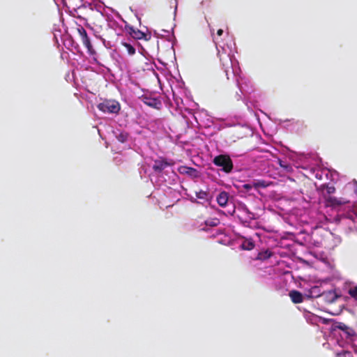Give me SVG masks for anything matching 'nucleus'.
<instances>
[{
  "instance_id": "5",
  "label": "nucleus",
  "mask_w": 357,
  "mask_h": 357,
  "mask_svg": "<svg viewBox=\"0 0 357 357\" xmlns=\"http://www.w3.org/2000/svg\"><path fill=\"white\" fill-rule=\"evenodd\" d=\"M139 98L141 99V100L146 105H149V107H151L160 108L162 105V102L158 98L151 96V95H142L139 96Z\"/></svg>"
},
{
  "instance_id": "28",
  "label": "nucleus",
  "mask_w": 357,
  "mask_h": 357,
  "mask_svg": "<svg viewBox=\"0 0 357 357\" xmlns=\"http://www.w3.org/2000/svg\"><path fill=\"white\" fill-rule=\"evenodd\" d=\"M171 92H172V96H175V92H174V90H172V91H171Z\"/></svg>"
},
{
  "instance_id": "1",
  "label": "nucleus",
  "mask_w": 357,
  "mask_h": 357,
  "mask_svg": "<svg viewBox=\"0 0 357 357\" xmlns=\"http://www.w3.org/2000/svg\"><path fill=\"white\" fill-rule=\"evenodd\" d=\"M213 163L215 166L220 167L221 170L226 174H229L234 169V162L229 155L227 154H220L214 157Z\"/></svg>"
},
{
  "instance_id": "20",
  "label": "nucleus",
  "mask_w": 357,
  "mask_h": 357,
  "mask_svg": "<svg viewBox=\"0 0 357 357\" xmlns=\"http://www.w3.org/2000/svg\"><path fill=\"white\" fill-rule=\"evenodd\" d=\"M69 3H70V6H73V8L75 7H80L82 4V0H68Z\"/></svg>"
},
{
  "instance_id": "19",
  "label": "nucleus",
  "mask_w": 357,
  "mask_h": 357,
  "mask_svg": "<svg viewBox=\"0 0 357 357\" xmlns=\"http://www.w3.org/2000/svg\"><path fill=\"white\" fill-rule=\"evenodd\" d=\"M349 294L351 298H353L354 301L357 302V285L349 289Z\"/></svg>"
},
{
  "instance_id": "7",
  "label": "nucleus",
  "mask_w": 357,
  "mask_h": 357,
  "mask_svg": "<svg viewBox=\"0 0 357 357\" xmlns=\"http://www.w3.org/2000/svg\"><path fill=\"white\" fill-rule=\"evenodd\" d=\"M178 172L181 174H187L192 178L198 177V172L197 169L193 167H188V166H180L178 167Z\"/></svg>"
},
{
  "instance_id": "27",
  "label": "nucleus",
  "mask_w": 357,
  "mask_h": 357,
  "mask_svg": "<svg viewBox=\"0 0 357 357\" xmlns=\"http://www.w3.org/2000/svg\"><path fill=\"white\" fill-rule=\"evenodd\" d=\"M222 33H223V29H219L218 30V31H217V34H218V36H222Z\"/></svg>"
},
{
  "instance_id": "25",
  "label": "nucleus",
  "mask_w": 357,
  "mask_h": 357,
  "mask_svg": "<svg viewBox=\"0 0 357 357\" xmlns=\"http://www.w3.org/2000/svg\"><path fill=\"white\" fill-rule=\"evenodd\" d=\"M270 256H271V252H264V255L260 254V255H259V257L260 259H266V258H269V257H270Z\"/></svg>"
},
{
  "instance_id": "22",
  "label": "nucleus",
  "mask_w": 357,
  "mask_h": 357,
  "mask_svg": "<svg viewBox=\"0 0 357 357\" xmlns=\"http://www.w3.org/2000/svg\"><path fill=\"white\" fill-rule=\"evenodd\" d=\"M310 294L313 295V296L317 297L321 296V294L319 292V289L317 286H314L310 289Z\"/></svg>"
},
{
  "instance_id": "10",
  "label": "nucleus",
  "mask_w": 357,
  "mask_h": 357,
  "mask_svg": "<svg viewBox=\"0 0 357 357\" xmlns=\"http://www.w3.org/2000/svg\"><path fill=\"white\" fill-rule=\"evenodd\" d=\"M229 200V194L225 192V191H222L220 194L218 195L216 197V201L218 205L221 207H225L227 205Z\"/></svg>"
},
{
  "instance_id": "14",
  "label": "nucleus",
  "mask_w": 357,
  "mask_h": 357,
  "mask_svg": "<svg viewBox=\"0 0 357 357\" xmlns=\"http://www.w3.org/2000/svg\"><path fill=\"white\" fill-rule=\"evenodd\" d=\"M278 163L281 168H283L286 172H292V165H291L290 163L282 160H279Z\"/></svg>"
},
{
  "instance_id": "24",
  "label": "nucleus",
  "mask_w": 357,
  "mask_h": 357,
  "mask_svg": "<svg viewBox=\"0 0 357 357\" xmlns=\"http://www.w3.org/2000/svg\"><path fill=\"white\" fill-rule=\"evenodd\" d=\"M218 219H211L210 220H206L205 223L210 227H215V225L218 224Z\"/></svg>"
},
{
  "instance_id": "12",
  "label": "nucleus",
  "mask_w": 357,
  "mask_h": 357,
  "mask_svg": "<svg viewBox=\"0 0 357 357\" xmlns=\"http://www.w3.org/2000/svg\"><path fill=\"white\" fill-rule=\"evenodd\" d=\"M321 188L325 190L324 192V195L326 196H331L332 194H334L336 191V188L334 187V185H321Z\"/></svg>"
},
{
  "instance_id": "11",
  "label": "nucleus",
  "mask_w": 357,
  "mask_h": 357,
  "mask_svg": "<svg viewBox=\"0 0 357 357\" xmlns=\"http://www.w3.org/2000/svg\"><path fill=\"white\" fill-rule=\"evenodd\" d=\"M289 296L294 303H301L303 301V295L298 291L293 290L289 291Z\"/></svg>"
},
{
  "instance_id": "4",
  "label": "nucleus",
  "mask_w": 357,
  "mask_h": 357,
  "mask_svg": "<svg viewBox=\"0 0 357 357\" xmlns=\"http://www.w3.org/2000/svg\"><path fill=\"white\" fill-rule=\"evenodd\" d=\"M126 29L128 34L135 40H142V38H144L148 40L151 38L150 34L145 33V32L139 31V29L134 28L133 26L126 25Z\"/></svg>"
},
{
  "instance_id": "21",
  "label": "nucleus",
  "mask_w": 357,
  "mask_h": 357,
  "mask_svg": "<svg viewBox=\"0 0 357 357\" xmlns=\"http://www.w3.org/2000/svg\"><path fill=\"white\" fill-rule=\"evenodd\" d=\"M337 357H354L352 354L349 351H342L340 353L336 354Z\"/></svg>"
},
{
  "instance_id": "23",
  "label": "nucleus",
  "mask_w": 357,
  "mask_h": 357,
  "mask_svg": "<svg viewBox=\"0 0 357 357\" xmlns=\"http://www.w3.org/2000/svg\"><path fill=\"white\" fill-rule=\"evenodd\" d=\"M244 212L247 214L249 219H255V213L250 212V211L248 208V207L244 206L243 208Z\"/></svg>"
},
{
  "instance_id": "2",
  "label": "nucleus",
  "mask_w": 357,
  "mask_h": 357,
  "mask_svg": "<svg viewBox=\"0 0 357 357\" xmlns=\"http://www.w3.org/2000/svg\"><path fill=\"white\" fill-rule=\"evenodd\" d=\"M98 109L103 112L118 113L121 109L120 104L115 100H105L98 106Z\"/></svg>"
},
{
  "instance_id": "6",
  "label": "nucleus",
  "mask_w": 357,
  "mask_h": 357,
  "mask_svg": "<svg viewBox=\"0 0 357 357\" xmlns=\"http://www.w3.org/2000/svg\"><path fill=\"white\" fill-rule=\"evenodd\" d=\"M325 205L327 207H338V206L344 205L347 202L342 198H337L333 196L324 195Z\"/></svg>"
},
{
  "instance_id": "3",
  "label": "nucleus",
  "mask_w": 357,
  "mask_h": 357,
  "mask_svg": "<svg viewBox=\"0 0 357 357\" xmlns=\"http://www.w3.org/2000/svg\"><path fill=\"white\" fill-rule=\"evenodd\" d=\"M77 31L79 35V38L84 46H85L90 54H94L96 51L93 48L91 40L87 34L86 29L82 26H79Z\"/></svg>"
},
{
  "instance_id": "16",
  "label": "nucleus",
  "mask_w": 357,
  "mask_h": 357,
  "mask_svg": "<svg viewBox=\"0 0 357 357\" xmlns=\"http://www.w3.org/2000/svg\"><path fill=\"white\" fill-rule=\"evenodd\" d=\"M128 136L129 135L127 132H121L116 135V137L121 143H125V142L128 140Z\"/></svg>"
},
{
  "instance_id": "15",
  "label": "nucleus",
  "mask_w": 357,
  "mask_h": 357,
  "mask_svg": "<svg viewBox=\"0 0 357 357\" xmlns=\"http://www.w3.org/2000/svg\"><path fill=\"white\" fill-rule=\"evenodd\" d=\"M255 244L252 241H245L241 244V248L243 250H250L254 249Z\"/></svg>"
},
{
  "instance_id": "9",
  "label": "nucleus",
  "mask_w": 357,
  "mask_h": 357,
  "mask_svg": "<svg viewBox=\"0 0 357 357\" xmlns=\"http://www.w3.org/2000/svg\"><path fill=\"white\" fill-rule=\"evenodd\" d=\"M169 165H171V163H169L165 160H157L154 161L153 169L155 172H161Z\"/></svg>"
},
{
  "instance_id": "18",
  "label": "nucleus",
  "mask_w": 357,
  "mask_h": 357,
  "mask_svg": "<svg viewBox=\"0 0 357 357\" xmlns=\"http://www.w3.org/2000/svg\"><path fill=\"white\" fill-rule=\"evenodd\" d=\"M196 197L197 199H207L208 197V193L204 190H199L197 192H196Z\"/></svg>"
},
{
  "instance_id": "26",
  "label": "nucleus",
  "mask_w": 357,
  "mask_h": 357,
  "mask_svg": "<svg viewBox=\"0 0 357 357\" xmlns=\"http://www.w3.org/2000/svg\"><path fill=\"white\" fill-rule=\"evenodd\" d=\"M243 188L249 190V189H251L252 188V185H251L250 184H245L243 185Z\"/></svg>"
},
{
  "instance_id": "13",
  "label": "nucleus",
  "mask_w": 357,
  "mask_h": 357,
  "mask_svg": "<svg viewBox=\"0 0 357 357\" xmlns=\"http://www.w3.org/2000/svg\"><path fill=\"white\" fill-rule=\"evenodd\" d=\"M122 46L125 48L126 52L130 55H133L135 54V48L132 45H130L129 43L123 42L121 43Z\"/></svg>"
},
{
  "instance_id": "8",
  "label": "nucleus",
  "mask_w": 357,
  "mask_h": 357,
  "mask_svg": "<svg viewBox=\"0 0 357 357\" xmlns=\"http://www.w3.org/2000/svg\"><path fill=\"white\" fill-rule=\"evenodd\" d=\"M321 297L324 300L326 303H334L338 298L335 291L331 290L328 291H324L321 294Z\"/></svg>"
},
{
  "instance_id": "17",
  "label": "nucleus",
  "mask_w": 357,
  "mask_h": 357,
  "mask_svg": "<svg viewBox=\"0 0 357 357\" xmlns=\"http://www.w3.org/2000/svg\"><path fill=\"white\" fill-rule=\"evenodd\" d=\"M253 185L255 188H267L268 184L267 182L265 181V180H257V181L254 182Z\"/></svg>"
}]
</instances>
